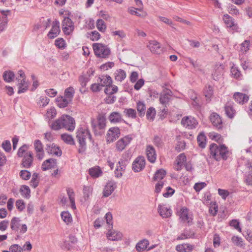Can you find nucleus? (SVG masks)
I'll return each instance as SVG.
<instances>
[{
    "mask_svg": "<svg viewBox=\"0 0 252 252\" xmlns=\"http://www.w3.org/2000/svg\"><path fill=\"white\" fill-rule=\"evenodd\" d=\"M146 154L148 160L151 163H154L156 160L157 155L153 146L151 145L147 146Z\"/></svg>",
    "mask_w": 252,
    "mask_h": 252,
    "instance_id": "obj_17",
    "label": "nucleus"
},
{
    "mask_svg": "<svg viewBox=\"0 0 252 252\" xmlns=\"http://www.w3.org/2000/svg\"><path fill=\"white\" fill-rule=\"evenodd\" d=\"M224 110L226 116L232 119L234 117L236 111L233 107V103L231 102H227L224 106Z\"/></svg>",
    "mask_w": 252,
    "mask_h": 252,
    "instance_id": "obj_24",
    "label": "nucleus"
},
{
    "mask_svg": "<svg viewBox=\"0 0 252 252\" xmlns=\"http://www.w3.org/2000/svg\"><path fill=\"white\" fill-rule=\"evenodd\" d=\"M223 20L227 27L232 28L235 26L234 19L231 17L228 14H224Z\"/></svg>",
    "mask_w": 252,
    "mask_h": 252,
    "instance_id": "obj_38",
    "label": "nucleus"
},
{
    "mask_svg": "<svg viewBox=\"0 0 252 252\" xmlns=\"http://www.w3.org/2000/svg\"><path fill=\"white\" fill-rule=\"evenodd\" d=\"M209 138L212 140H215L218 143H221L223 142V138L221 135L220 134L217 133L216 132H213L209 133Z\"/></svg>",
    "mask_w": 252,
    "mask_h": 252,
    "instance_id": "obj_45",
    "label": "nucleus"
},
{
    "mask_svg": "<svg viewBox=\"0 0 252 252\" xmlns=\"http://www.w3.org/2000/svg\"><path fill=\"white\" fill-rule=\"evenodd\" d=\"M93 189L89 186H84L83 189V193L84 197L88 198L92 194Z\"/></svg>",
    "mask_w": 252,
    "mask_h": 252,
    "instance_id": "obj_61",
    "label": "nucleus"
},
{
    "mask_svg": "<svg viewBox=\"0 0 252 252\" xmlns=\"http://www.w3.org/2000/svg\"><path fill=\"white\" fill-rule=\"evenodd\" d=\"M124 114L127 117L135 119L136 117L135 110L132 108H126L124 110Z\"/></svg>",
    "mask_w": 252,
    "mask_h": 252,
    "instance_id": "obj_43",
    "label": "nucleus"
},
{
    "mask_svg": "<svg viewBox=\"0 0 252 252\" xmlns=\"http://www.w3.org/2000/svg\"><path fill=\"white\" fill-rule=\"evenodd\" d=\"M189 63L193 66L194 69L201 70V64L197 60H194L191 58L188 59Z\"/></svg>",
    "mask_w": 252,
    "mask_h": 252,
    "instance_id": "obj_57",
    "label": "nucleus"
},
{
    "mask_svg": "<svg viewBox=\"0 0 252 252\" xmlns=\"http://www.w3.org/2000/svg\"><path fill=\"white\" fill-rule=\"evenodd\" d=\"M68 99L65 97H59L57 98V105L60 108H65L69 103Z\"/></svg>",
    "mask_w": 252,
    "mask_h": 252,
    "instance_id": "obj_39",
    "label": "nucleus"
},
{
    "mask_svg": "<svg viewBox=\"0 0 252 252\" xmlns=\"http://www.w3.org/2000/svg\"><path fill=\"white\" fill-rule=\"evenodd\" d=\"M32 161V153L31 152H28L24 155L22 164L24 168H28L31 166Z\"/></svg>",
    "mask_w": 252,
    "mask_h": 252,
    "instance_id": "obj_19",
    "label": "nucleus"
},
{
    "mask_svg": "<svg viewBox=\"0 0 252 252\" xmlns=\"http://www.w3.org/2000/svg\"><path fill=\"white\" fill-rule=\"evenodd\" d=\"M186 147V143L184 141H178L175 147V149L178 152L184 150Z\"/></svg>",
    "mask_w": 252,
    "mask_h": 252,
    "instance_id": "obj_62",
    "label": "nucleus"
},
{
    "mask_svg": "<svg viewBox=\"0 0 252 252\" xmlns=\"http://www.w3.org/2000/svg\"><path fill=\"white\" fill-rule=\"evenodd\" d=\"M117 185L114 182H109L105 185L103 191V195L104 197H108L110 195L116 188Z\"/></svg>",
    "mask_w": 252,
    "mask_h": 252,
    "instance_id": "obj_18",
    "label": "nucleus"
},
{
    "mask_svg": "<svg viewBox=\"0 0 252 252\" xmlns=\"http://www.w3.org/2000/svg\"><path fill=\"white\" fill-rule=\"evenodd\" d=\"M63 125L62 124V120L61 119V117L52 123L50 126V127L53 130H58L63 128Z\"/></svg>",
    "mask_w": 252,
    "mask_h": 252,
    "instance_id": "obj_35",
    "label": "nucleus"
},
{
    "mask_svg": "<svg viewBox=\"0 0 252 252\" xmlns=\"http://www.w3.org/2000/svg\"><path fill=\"white\" fill-rule=\"evenodd\" d=\"M210 156L217 161H220L221 158L226 160L228 156V148L222 144L218 146L215 143H212L209 146Z\"/></svg>",
    "mask_w": 252,
    "mask_h": 252,
    "instance_id": "obj_1",
    "label": "nucleus"
},
{
    "mask_svg": "<svg viewBox=\"0 0 252 252\" xmlns=\"http://www.w3.org/2000/svg\"><path fill=\"white\" fill-rule=\"evenodd\" d=\"M60 31V22L56 20L53 23L51 30L48 33V36L51 39L54 38L59 35Z\"/></svg>",
    "mask_w": 252,
    "mask_h": 252,
    "instance_id": "obj_14",
    "label": "nucleus"
},
{
    "mask_svg": "<svg viewBox=\"0 0 252 252\" xmlns=\"http://www.w3.org/2000/svg\"><path fill=\"white\" fill-rule=\"evenodd\" d=\"M57 164V160L54 158H49L45 160L41 166L42 170L46 171L51 168H55Z\"/></svg>",
    "mask_w": 252,
    "mask_h": 252,
    "instance_id": "obj_21",
    "label": "nucleus"
},
{
    "mask_svg": "<svg viewBox=\"0 0 252 252\" xmlns=\"http://www.w3.org/2000/svg\"><path fill=\"white\" fill-rule=\"evenodd\" d=\"M20 176L23 180H28L30 178L31 174L27 170H22L20 171Z\"/></svg>",
    "mask_w": 252,
    "mask_h": 252,
    "instance_id": "obj_58",
    "label": "nucleus"
},
{
    "mask_svg": "<svg viewBox=\"0 0 252 252\" xmlns=\"http://www.w3.org/2000/svg\"><path fill=\"white\" fill-rule=\"evenodd\" d=\"M100 82L102 87L104 86H108L112 84V80L111 77L109 75H102L99 77Z\"/></svg>",
    "mask_w": 252,
    "mask_h": 252,
    "instance_id": "obj_32",
    "label": "nucleus"
},
{
    "mask_svg": "<svg viewBox=\"0 0 252 252\" xmlns=\"http://www.w3.org/2000/svg\"><path fill=\"white\" fill-rule=\"evenodd\" d=\"M96 27L100 32H104L106 28V26L104 21L103 20L99 19L97 21Z\"/></svg>",
    "mask_w": 252,
    "mask_h": 252,
    "instance_id": "obj_53",
    "label": "nucleus"
},
{
    "mask_svg": "<svg viewBox=\"0 0 252 252\" xmlns=\"http://www.w3.org/2000/svg\"><path fill=\"white\" fill-rule=\"evenodd\" d=\"M55 45L58 48L63 49L65 47V41L62 38H58L55 40Z\"/></svg>",
    "mask_w": 252,
    "mask_h": 252,
    "instance_id": "obj_63",
    "label": "nucleus"
},
{
    "mask_svg": "<svg viewBox=\"0 0 252 252\" xmlns=\"http://www.w3.org/2000/svg\"><path fill=\"white\" fill-rule=\"evenodd\" d=\"M115 77L116 80L122 82L126 77V73L124 70H117L115 73Z\"/></svg>",
    "mask_w": 252,
    "mask_h": 252,
    "instance_id": "obj_40",
    "label": "nucleus"
},
{
    "mask_svg": "<svg viewBox=\"0 0 252 252\" xmlns=\"http://www.w3.org/2000/svg\"><path fill=\"white\" fill-rule=\"evenodd\" d=\"M118 91V87L115 85H110L106 86L104 90V92L106 94L109 95H112L114 93H117Z\"/></svg>",
    "mask_w": 252,
    "mask_h": 252,
    "instance_id": "obj_49",
    "label": "nucleus"
},
{
    "mask_svg": "<svg viewBox=\"0 0 252 252\" xmlns=\"http://www.w3.org/2000/svg\"><path fill=\"white\" fill-rule=\"evenodd\" d=\"M98 127L100 129H103L106 126V119L103 116H99L97 118Z\"/></svg>",
    "mask_w": 252,
    "mask_h": 252,
    "instance_id": "obj_54",
    "label": "nucleus"
},
{
    "mask_svg": "<svg viewBox=\"0 0 252 252\" xmlns=\"http://www.w3.org/2000/svg\"><path fill=\"white\" fill-rule=\"evenodd\" d=\"M75 94V90L72 87L66 88L64 91V97L70 101L73 97Z\"/></svg>",
    "mask_w": 252,
    "mask_h": 252,
    "instance_id": "obj_41",
    "label": "nucleus"
},
{
    "mask_svg": "<svg viewBox=\"0 0 252 252\" xmlns=\"http://www.w3.org/2000/svg\"><path fill=\"white\" fill-rule=\"evenodd\" d=\"M38 175L36 173H34L32 176V179L31 181V185L33 188H36L39 184V181L38 180Z\"/></svg>",
    "mask_w": 252,
    "mask_h": 252,
    "instance_id": "obj_55",
    "label": "nucleus"
},
{
    "mask_svg": "<svg viewBox=\"0 0 252 252\" xmlns=\"http://www.w3.org/2000/svg\"><path fill=\"white\" fill-rule=\"evenodd\" d=\"M62 140L66 144L70 145H74L75 142L73 138L71 135L63 133L61 135Z\"/></svg>",
    "mask_w": 252,
    "mask_h": 252,
    "instance_id": "obj_33",
    "label": "nucleus"
},
{
    "mask_svg": "<svg viewBox=\"0 0 252 252\" xmlns=\"http://www.w3.org/2000/svg\"><path fill=\"white\" fill-rule=\"evenodd\" d=\"M15 205H16L17 209L19 211H23L25 208V205L24 202L23 200H21V199L17 200L16 201Z\"/></svg>",
    "mask_w": 252,
    "mask_h": 252,
    "instance_id": "obj_60",
    "label": "nucleus"
},
{
    "mask_svg": "<svg viewBox=\"0 0 252 252\" xmlns=\"http://www.w3.org/2000/svg\"><path fill=\"white\" fill-rule=\"evenodd\" d=\"M223 72V68L221 65L216 66L215 71L212 73V77L214 80H218L221 77Z\"/></svg>",
    "mask_w": 252,
    "mask_h": 252,
    "instance_id": "obj_34",
    "label": "nucleus"
},
{
    "mask_svg": "<svg viewBox=\"0 0 252 252\" xmlns=\"http://www.w3.org/2000/svg\"><path fill=\"white\" fill-rule=\"evenodd\" d=\"M93 48L95 55L98 58H107L110 54L109 48L102 43H94Z\"/></svg>",
    "mask_w": 252,
    "mask_h": 252,
    "instance_id": "obj_3",
    "label": "nucleus"
},
{
    "mask_svg": "<svg viewBox=\"0 0 252 252\" xmlns=\"http://www.w3.org/2000/svg\"><path fill=\"white\" fill-rule=\"evenodd\" d=\"M15 77V74L13 72L8 70L5 71L3 73L2 77L3 80L7 83L12 82Z\"/></svg>",
    "mask_w": 252,
    "mask_h": 252,
    "instance_id": "obj_36",
    "label": "nucleus"
},
{
    "mask_svg": "<svg viewBox=\"0 0 252 252\" xmlns=\"http://www.w3.org/2000/svg\"><path fill=\"white\" fill-rule=\"evenodd\" d=\"M172 95V92L171 90L167 89H164L159 97L160 103L162 104L164 107H167V106L169 104Z\"/></svg>",
    "mask_w": 252,
    "mask_h": 252,
    "instance_id": "obj_11",
    "label": "nucleus"
},
{
    "mask_svg": "<svg viewBox=\"0 0 252 252\" xmlns=\"http://www.w3.org/2000/svg\"><path fill=\"white\" fill-rule=\"evenodd\" d=\"M45 150L49 155H55L57 157L61 156L62 154L60 148L55 143L52 142L48 143L46 144Z\"/></svg>",
    "mask_w": 252,
    "mask_h": 252,
    "instance_id": "obj_8",
    "label": "nucleus"
},
{
    "mask_svg": "<svg viewBox=\"0 0 252 252\" xmlns=\"http://www.w3.org/2000/svg\"><path fill=\"white\" fill-rule=\"evenodd\" d=\"M132 139L133 137L130 134L120 139L116 143V150L120 152L123 151L130 144Z\"/></svg>",
    "mask_w": 252,
    "mask_h": 252,
    "instance_id": "obj_6",
    "label": "nucleus"
},
{
    "mask_svg": "<svg viewBox=\"0 0 252 252\" xmlns=\"http://www.w3.org/2000/svg\"><path fill=\"white\" fill-rule=\"evenodd\" d=\"M199 146L201 148H204L206 146V136L204 133H200L197 138Z\"/></svg>",
    "mask_w": 252,
    "mask_h": 252,
    "instance_id": "obj_44",
    "label": "nucleus"
},
{
    "mask_svg": "<svg viewBox=\"0 0 252 252\" xmlns=\"http://www.w3.org/2000/svg\"><path fill=\"white\" fill-rule=\"evenodd\" d=\"M158 211L160 215L163 218H167L171 216L172 210L170 208H168L164 205H159L158 207Z\"/></svg>",
    "mask_w": 252,
    "mask_h": 252,
    "instance_id": "obj_20",
    "label": "nucleus"
},
{
    "mask_svg": "<svg viewBox=\"0 0 252 252\" xmlns=\"http://www.w3.org/2000/svg\"><path fill=\"white\" fill-rule=\"evenodd\" d=\"M16 79L18 82L19 85L18 93L21 94L25 92L28 90V85L26 82L25 74L23 70H20L18 71Z\"/></svg>",
    "mask_w": 252,
    "mask_h": 252,
    "instance_id": "obj_4",
    "label": "nucleus"
},
{
    "mask_svg": "<svg viewBox=\"0 0 252 252\" xmlns=\"http://www.w3.org/2000/svg\"><path fill=\"white\" fill-rule=\"evenodd\" d=\"M231 73L232 75L235 78H239L241 75L240 71L238 67L235 66H232L231 68Z\"/></svg>",
    "mask_w": 252,
    "mask_h": 252,
    "instance_id": "obj_56",
    "label": "nucleus"
},
{
    "mask_svg": "<svg viewBox=\"0 0 252 252\" xmlns=\"http://www.w3.org/2000/svg\"><path fill=\"white\" fill-rule=\"evenodd\" d=\"M149 48L154 53L159 54L162 52L160 44L156 41H152L149 43Z\"/></svg>",
    "mask_w": 252,
    "mask_h": 252,
    "instance_id": "obj_27",
    "label": "nucleus"
},
{
    "mask_svg": "<svg viewBox=\"0 0 252 252\" xmlns=\"http://www.w3.org/2000/svg\"><path fill=\"white\" fill-rule=\"evenodd\" d=\"M89 173L93 178H96L102 174V171L99 166H96L89 169Z\"/></svg>",
    "mask_w": 252,
    "mask_h": 252,
    "instance_id": "obj_30",
    "label": "nucleus"
},
{
    "mask_svg": "<svg viewBox=\"0 0 252 252\" xmlns=\"http://www.w3.org/2000/svg\"><path fill=\"white\" fill-rule=\"evenodd\" d=\"M250 41L248 40H245L241 44L240 52L243 54L246 53L250 49Z\"/></svg>",
    "mask_w": 252,
    "mask_h": 252,
    "instance_id": "obj_52",
    "label": "nucleus"
},
{
    "mask_svg": "<svg viewBox=\"0 0 252 252\" xmlns=\"http://www.w3.org/2000/svg\"><path fill=\"white\" fill-rule=\"evenodd\" d=\"M127 160L121 159L117 164L116 169L115 170V176L117 178L122 176L123 173L126 170Z\"/></svg>",
    "mask_w": 252,
    "mask_h": 252,
    "instance_id": "obj_13",
    "label": "nucleus"
},
{
    "mask_svg": "<svg viewBox=\"0 0 252 252\" xmlns=\"http://www.w3.org/2000/svg\"><path fill=\"white\" fill-rule=\"evenodd\" d=\"M156 115L155 109L152 107L148 109L146 112L147 119L150 121H153Z\"/></svg>",
    "mask_w": 252,
    "mask_h": 252,
    "instance_id": "obj_47",
    "label": "nucleus"
},
{
    "mask_svg": "<svg viewBox=\"0 0 252 252\" xmlns=\"http://www.w3.org/2000/svg\"><path fill=\"white\" fill-rule=\"evenodd\" d=\"M193 249L194 246L189 244H180L176 247V250L179 252H190Z\"/></svg>",
    "mask_w": 252,
    "mask_h": 252,
    "instance_id": "obj_28",
    "label": "nucleus"
},
{
    "mask_svg": "<svg viewBox=\"0 0 252 252\" xmlns=\"http://www.w3.org/2000/svg\"><path fill=\"white\" fill-rule=\"evenodd\" d=\"M9 251L11 252H22V248L17 244H14L10 246Z\"/></svg>",
    "mask_w": 252,
    "mask_h": 252,
    "instance_id": "obj_64",
    "label": "nucleus"
},
{
    "mask_svg": "<svg viewBox=\"0 0 252 252\" xmlns=\"http://www.w3.org/2000/svg\"><path fill=\"white\" fill-rule=\"evenodd\" d=\"M165 175L166 171L162 169H159L155 173L154 176V180L155 181L162 180L164 178Z\"/></svg>",
    "mask_w": 252,
    "mask_h": 252,
    "instance_id": "obj_46",
    "label": "nucleus"
},
{
    "mask_svg": "<svg viewBox=\"0 0 252 252\" xmlns=\"http://www.w3.org/2000/svg\"><path fill=\"white\" fill-rule=\"evenodd\" d=\"M20 221H12L11 228L16 231H19L21 233H25L27 230V226L26 224H21Z\"/></svg>",
    "mask_w": 252,
    "mask_h": 252,
    "instance_id": "obj_22",
    "label": "nucleus"
},
{
    "mask_svg": "<svg viewBox=\"0 0 252 252\" xmlns=\"http://www.w3.org/2000/svg\"><path fill=\"white\" fill-rule=\"evenodd\" d=\"M108 119L112 123H118L125 122L122 118V114L118 112H112L109 116Z\"/></svg>",
    "mask_w": 252,
    "mask_h": 252,
    "instance_id": "obj_25",
    "label": "nucleus"
},
{
    "mask_svg": "<svg viewBox=\"0 0 252 252\" xmlns=\"http://www.w3.org/2000/svg\"><path fill=\"white\" fill-rule=\"evenodd\" d=\"M34 146L36 152H42L43 150V145L39 140H35Z\"/></svg>",
    "mask_w": 252,
    "mask_h": 252,
    "instance_id": "obj_59",
    "label": "nucleus"
},
{
    "mask_svg": "<svg viewBox=\"0 0 252 252\" xmlns=\"http://www.w3.org/2000/svg\"><path fill=\"white\" fill-rule=\"evenodd\" d=\"M20 191L22 195L25 197H29L30 196L31 190L29 187L27 186H22Z\"/></svg>",
    "mask_w": 252,
    "mask_h": 252,
    "instance_id": "obj_51",
    "label": "nucleus"
},
{
    "mask_svg": "<svg viewBox=\"0 0 252 252\" xmlns=\"http://www.w3.org/2000/svg\"><path fill=\"white\" fill-rule=\"evenodd\" d=\"M77 141L79 143L78 152L80 154H83L86 150V140H91L92 136L88 129L82 127L79 128L76 132Z\"/></svg>",
    "mask_w": 252,
    "mask_h": 252,
    "instance_id": "obj_2",
    "label": "nucleus"
},
{
    "mask_svg": "<svg viewBox=\"0 0 252 252\" xmlns=\"http://www.w3.org/2000/svg\"><path fill=\"white\" fill-rule=\"evenodd\" d=\"M145 166V160L143 157L139 156L135 158L132 165V169L135 172H139L142 170Z\"/></svg>",
    "mask_w": 252,
    "mask_h": 252,
    "instance_id": "obj_9",
    "label": "nucleus"
},
{
    "mask_svg": "<svg viewBox=\"0 0 252 252\" xmlns=\"http://www.w3.org/2000/svg\"><path fill=\"white\" fill-rule=\"evenodd\" d=\"M233 98L237 103L243 104L248 101L249 95L243 93L236 92L233 95Z\"/></svg>",
    "mask_w": 252,
    "mask_h": 252,
    "instance_id": "obj_15",
    "label": "nucleus"
},
{
    "mask_svg": "<svg viewBox=\"0 0 252 252\" xmlns=\"http://www.w3.org/2000/svg\"><path fill=\"white\" fill-rule=\"evenodd\" d=\"M9 11V10L1 11L2 16L0 17V31L4 30L7 26L8 19L6 13Z\"/></svg>",
    "mask_w": 252,
    "mask_h": 252,
    "instance_id": "obj_29",
    "label": "nucleus"
},
{
    "mask_svg": "<svg viewBox=\"0 0 252 252\" xmlns=\"http://www.w3.org/2000/svg\"><path fill=\"white\" fill-rule=\"evenodd\" d=\"M107 238L111 241H118L122 239V234L116 230L108 231L107 234Z\"/></svg>",
    "mask_w": 252,
    "mask_h": 252,
    "instance_id": "obj_26",
    "label": "nucleus"
},
{
    "mask_svg": "<svg viewBox=\"0 0 252 252\" xmlns=\"http://www.w3.org/2000/svg\"><path fill=\"white\" fill-rule=\"evenodd\" d=\"M67 193L71 203V208L73 209H76L74 199V192L73 191V189H67Z\"/></svg>",
    "mask_w": 252,
    "mask_h": 252,
    "instance_id": "obj_42",
    "label": "nucleus"
},
{
    "mask_svg": "<svg viewBox=\"0 0 252 252\" xmlns=\"http://www.w3.org/2000/svg\"><path fill=\"white\" fill-rule=\"evenodd\" d=\"M63 31L65 34L69 35L74 30V24L72 20L65 17L62 22Z\"/></svg>",
    "mask_w": 252,
    "mask_h": 252,
    "instance_id": "obj_12",
    "label": "nucleus"
},
{
    "mask_svg": "<svg viewBox=\"0 0 252 252\" xmlns=\"http://www.w3.org/2000/svg\"><path fill=\"white\" fill-rule=\"evenodd\" d=\"M246 168L248 170V174L247 175L246 182L247 184L252 185V162L248 161L246 164Z\"/></svg>",
    "mask_w": 252,
    "mask_h": 252,
    "instance_id": "obj_31",
    "label": "nucleus"
},
{
    "mask_svg": "<svg viewBox=\"0 0 252 252\" xmlns=\"http://www.w3.org/2000/svg\"><path fill=\"white\" fill-rule=\"evenodd\" d=\"M137 110L139 116L142 117L145 115V113L146 107L145 104L143 102L139 101L137 103Z\"/></svg>",
    "mask_w": 252,
    "mask_h": 252,
    "instance_id": "obj_48",
    "label": "nucleus"
},
{
    "mask_svg": "<svg viewBox=\"0 0 252 252\" xmlns=\"http://www.w3.org/2000/svg\"><path fill=\"white\" fill-rule=\"evenodd\" d=\"M61 119L63 125V128L70 131L74 130L75 127V122L73 118L69 115H64L61 116Z\"/></svg>",
    "mask_w": 252,
    "mask_h": 252,
    "instance_id": "obj_5",
    "label": "nucleus"
},
{
    "mask_svg": "<svg viewBox=\"0 0 252 252\" xmlns=\"http://www.w3.org/2000/svg\"><path fill=\"white\" fill-rule=\"evenodd\" d=\"M149 244V243L148 240L143 239L137 244L135 248L138 252L142 251L146 249Z\"/></svg>",
    "mask_w": 252,
    "mask_h": 252,
    "instance_id": "obj_37",
    "label": "nucleus"
},
{
    "mask_svg": "<svg viewBox=\"0 0 252 252\" xmlns=\"http://www.w3.org/2000/svg\"><path fill=\"white\" fill-rule=\"evenodd\" d=\"M181 124L186 128L191 129L195 128L198 123L193 117L187 116L182 119Z\"/></svg>",
    "mask_w": 252,
    "mask_h": 252,
    "instance_id": "obj_10",
    "label": "nucleus"
},
{
    "mask_svg": "<svg viewBox=\"0 0 252 252\" xmlns=\"http://www.w3.org/2000/svg\"><path fill=\"white\" fill-rule=\"evenodd\" d=\"M210 121L213 125L218 129L222 128V121L220 116L216 113H213L210 116Z\"/></svg>",
    "mask_w": 252,
    "mask_h": 252,
    "instance_id": "obj_16",
    "label": "nucleus"
},
{
    "mask_svg": "<svg viewBox=\"0 0 252 252\" xmlns=\"http://www.w3.org/2000/svg\"><path fill=\"white\" fill-rule=\"evenodd\" d=\"M204 94L207 99H210L213 94V90L212 86L209 85L206 86L204 89Z\"/></svg>",
    "mask_w": 252,
    "mask_h": 252,
    "instance_id": "obj_50",
    "label": "nucleus"
},
{
    "mask_svg": "<svg viewBox=\"0 0 252 252\" xmlns=\"http://www.w3.org/2000/svg\"><path fill=\"white\" fill-rule=\"evenodd\" d=\"M179 215L182 220H192L191 214L189 213V210L186 207H183L180 209L178 212Z\"/></svg>",
    "mask_w": 252,
    "mask_h": 252,
    "instance_id": "obj_23",
    "label": "nucleus"
},
{
    "mask_svg": "<svg viewBox=\"0 0 252 252\" xmlns=\"http://www.w3.org/2000/svg\"><path fill=\"white\" fill-rule=\"evenodd\" d=\"M120 130L118 127H111L108 130L106 135L107 142L109 143L113 142L120 136Z\"/></svg>",
    "mask_w": 252,
    "mask_h": 252,
    "instance_id": "obj_7",
    "label": "nucleus"
}]
</instances>
